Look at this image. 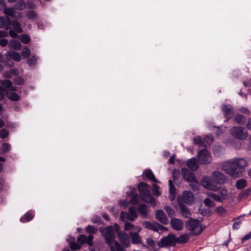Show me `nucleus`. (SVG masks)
<instances>
[{
    "label": "nucleus",
    "mask_w": 251,
    "mask_h": 251,
    "mask_svg": "<svg viewBox=\"0 0 251 251\" xmlns=\"http://www.w3.org/2000/svg\"><path fill=\"white\" fill-rule=\"evenodd\" d=\"M247 165L246 161L243 158H235L225 162L222 169L233 177H238L242 175V169Z\"/></svg>",
    "instance_id": "f257e3e1"
},
{
    "label": "nucleus",
    "mask_w": 251,
    "mask_h": 251,
    "mask_svg": "<svg viewBox=\"0 0 251 251\" xmlns=\"http://www.w3.org/2000/svg\"><path fill=\"white\" fill-rule=\"evenodd\" d=\"M226 180V177L223 174L215 171L212 173L211 178L208 176L203 177L201 180V184L208 190L216 191L219 188L217 185L224 183Z\"/></svg>",
    "instance_id": "f03ea898"
},
{
    "label": "nucleus",
    "mask_w": 251,
    "mask_h": 251,
    "mask_svg": "<svg viewBox=\"0 0 251 251\" xmlns=\"http://www.w3.org/2000/svg\"><path fill=\"white\" fill-rule=\"evenodd\" d=\"M101 235L104 237L106 244L112 251H126L125 249L115 240L114 227L107 226L100 230Z\"/></svg>",
    "instance_id": "7ed1b4c3"
},
{
    "label": "nucleus",
    "mask_w": 251,
    "mask_h": 251,
    "mask_svg": "<svg viewBox=\"0 0 251 251\" xmlns=\"http://www.w3.org/2000/svg\"><path fill=\"white\" fill-rule=\"evenodd\" d=\"M141 230L142 228L140 226H135L128 222L125 223V230L129 232L131 242L134 244L141 243L142 238L139 235Z\"/></svg>",
    "instance_id": "20e7f679"
},
{
    "label": "nucleus",
    "mask_w": 251,
    "mask_h": 251,
    "mask_svg": "<svg viewBox=\"0 0 251 251\" xmlns=\"http://www.w3.org/2000/svg\"><path fill=\"white\" fill-rule=\"evenodd\" d=\"M138 189L140 193V198L143 201L150 203L153 206L155 205V200L151 195L150 187L148 184L144 182H141L138 184Z\"/></svg>",
    "instance_id": "39448f33"
},
{
    "label": "nucleus",
    "mask_w": 251,
    "mask_h": 251,
    "mask_svg": "<svg viewBox=\"0 0 251 251\" xmlns=\"http://www.w3.org/2000/svg\"><path fill=\"white\" fill-rule=\"evenodd\" d=\"M181 173L183 178L190 184L193 190H197L200 186L199 182L196 179L194 174L186 168L181 169Z\"/></svg>",
    "instance_id": "423d86ee"
},
{
    "label": "nucleus",
    "mask_w": 251,
    "mask_h": 251,
    "mask_svg": "<svg viewBox=\"0 0 251 251\" xmlns=\"http://www.w3.org/2000/svg\"><path fill=\"white\" fill-rule=\"evenodd\" d=\"M186 227L191 231V235H198L203 230L204 227L201 222L196 219H190L186 223Z\"/></svg>",
    "instance_id": "0eeeda50"
},
{
    "label": "nucleus",
    "mask_w": 251,
    "mask_h": 251,
    "mask_svg": "<svg viewBox=\"0 0 251 251\" xmlns=\"http://www.w3.org/2000/svg\"><path fill=\"white\" fill-rule=\"evenodd\" d=\"M231 135L239 140H245L248 136L246 128L241 126H233L230 130Z\"/></svg>",
    "instance_id": "6e6552de"
},
{
    "label": "nucleus",
    "mask_w": 251,
    "mask_h": 251,
    "mask_svg": "<svg viewBox=\"0 0 251 251\" xmlns=\"http://www.w3.org/2000/svg\"><path fill=\"white\" fill-rule=\"evenodd\" d=\"M176 237L173 234H169L167 236L163 237L158 242L159 247L162 248L166 246H175L176 244Z\"/></svg>",
    "instance_id": "1a4fd4ad"
},
{
    "label": "nucleus",
    "mask_w": 251,
    "mask_h": 251,
    "mask_svg": "<svg viewBox=\"0 0 251 251\" xmlns=\"http://www.w3.org/2000/svg\"><path fill=\"white\" fill-rule=\"evenodd\" d=\"M199 162L201 164H207L212 161V157L209 152L206 149H203L198 154Z\"/></svg>",
    "instance_id": "9d476101"
},
{
    "label": "nucleus",
    "mask_w": 251,
    "mask_h": 251,
    "mask_svg": "<svg viewBox=\"0 0 251 251\" xmlns=\"http://www.w3.org/2000/svg\"><path fill=\"white\" fill-rule=\"evenodd\" d=\"M178 203L184 202L187 204H191L194 201V196L189 191H184L182 192L181 197L178 199Z\"/></svg>",
    "instance_id": "9b49d317"
},
{
    "label": "nucleus",
    "mask_w": 251,
    "mask_h": 251,
    "mask_svg": "<svg viewBox=\"0 0 251 251\" xmlns=\"http://www.w3.org/2000/svg\"><path fill=\"white\" fill-rule=\"evenodd\" d=\"M143 226L144 228L152 230L156 232L159 230H167V228L157 223H151L148 221H145L143 223Z\"/></svg>",
    "instance_id": "f8f14e48"
},
{
    "label": "nucleus",
    "mask_w": 251,
    "mask_h": 251,
    "mask_svg": "<svg viewBox=\"0 0 251 251\" xmlns=\"http://www.w3.org/2000/svg\"><path fill=\"white\" fill-rule=\"evenodd\" d=\"M119 239L125 248H127L130 245V240L128 235L124 231L119 232L118 234Z\"/></svg>",
    "instance_id": "ddd939ff"
},
{
    "label": "nucleus",
    "mask_w": 251,
    "mask_h": 251,
    "mask_svg": "<svg viewBox=\"0 0 251 251\" xmlns=\"http://www.w3.org/2000/svg\"><path fill=\"white\" fill-rule=\"evenodd\" d=\"M94 236L92 235H89L88 236H86L84 235H80L77 238V242L81 244H84L87 243L89 246L93 245Z\"/></svg>",
    "instance_id": "4468645a"
},
{
    "label": "nucleus",
    "mask_w": 251,
    "mask_h": 251,
    "mask_svg": "<svg viewBox=\"0 0 251 251\" xmlns=\"http://www.w3.org/2000/svg\"><path fill=\"white\" fill-rule=\"evenodd\" d=\"M171 226L174 229L180 231L183 229L184 224L182 220L173 218L171 220Z\"/></svg>",
    "instance_id": "2eb2a0df"
},
{
    "label": "nucleus",
    "mask_w": 251,
    "mask_h": 251,
    "mask_svg": "<svg viewBox=\"0 0 251 251\" xmlns=\"http://www.w3.org/2000/svg\"><path fill=\"white\" fill-rule=\"evenodd\" d=\"M155 217L158 221L163 224H168L169 221L168 219L163 210H157L155 213Z\"/></svg>",
    "instance_id": "dca6fc26"
},
{
    "label": "nucleus",
    "mask_w": 251,
    "mask_h": 251,
    "mask_svg": "<svg viewBox=\"0 0 251 251\" xmlns=\"http://www.w3.org/2000/svg\"><path fill=\"white\" fill-rule=\"evenodd\" d=\"M222 109L225 114V117L227 119H230L233 116V108L230 105H224Z\"/></svg>",
    "instance_id": "f3484780"
},
{
    "label": "nucleus",
    "mask_w": 251,
    "mask_h": 251,
    "mask_svg": "<svg viewBox=\"0 0 251 251\" xmlns=\"http://www.w3.org/2000/svg\"><path fill=\"white\" fill-rule=\"evenodd\" d=\"M3 27L7 30L11 28V19L9 18L0 16V28Z\"/></svg>",
    "instance_id": "a211bd4d"
},
{
    "label": "nucleus",
    "mask_w": 251,
    "mask_h": 251,
    "mask_svg": "<svg viewBox=\"0 0 251 251\" xmlns=\"http://www.w3.org/2000/svg\"><path fill=\"white\" fill-rule=\"evenodd\" d=\"M5 55L7 60L12 59L16 61H19L21 60L20 54L16 51H8L5 54Z\"/></svg>",
    "instance_id": "6ab92c4d"
},
{
    "label": "nucleus",
    "mask_w": 251,
    "mask_h": 251,
    "mask_svg": "<svg viewBox=\"0 0 251 251\" xmlns=\"http://www.w3.org/2000/svg\"><path fill=\"white\" fill-rule=\"evenodd\" d=\"M35 213L34 211L29 210L20 219V221L23 223H25L30 221L34 217Z\"/></svg>",
    "instance_id": "aec40b11"
},
{
    "label": "nucleus",
    "mask_w": 251,
    "mask_h": 251,
    "mask_svg": "<svg viewBox=\"0 0 251 251\" xmlns=\"http://www.w3.org/2000/svg\"><path fill=\"white\" fill-rule=\"evenodd\" d=\"M187 165L192 171H196L199 168L198 161L195 157L189 159L187 162Z\"/></svg>",
    "instance_id": "412c9836"
},
{
    "label": "nucleus",
    "mask_w": 251,
    "mask_h": 251,
    "mask_svg": "<svg viewBox=\"0 0 251 251\" xmlns=\"http://www.w3.org/2000/svg\"><path fill=\"white\" fill-rule=\"evenodd\" d=\"M178 205L181 215L186 218L190 217L191 214L188 208L185 205L179 202L178 203Z\"/></svg>",
    "instance_id": "4be33fe9"
},
{
    "label": "nucleus",
    "mask_w": 251,
    "mask_h": 251,
    "mask_svg": "<svg viewBox=\"0 0 251 251\" xmlns=\"http://www.w3.org/2000/svg\"><path fill=\"white\" fill-rule=\"evenodd\" d=\"M169 198L171 201H174L176 198V188L173 182L170 179L169 181Z\"/></svg>",
    "instance_id": "5701e85b"
},
{
    "label": "nucleus",
    "mask_w": 251,
    "mask_h": 251,
    "mask_svg": "<svg viewBox=\"0 0 251 251\" xmlns=\"http://www.w3.org/2000/svg\"><path fill=\"white\" fill-rule=\"evenodd\" d=\"M143 176H146L148 178V179L150 181H151L155 183H159V182L155 177V176L153 174L152 171L150 169L145 170L143 173Z\"/></svg>",
    "instance_id": "b1692460"
},
{
    "label": "nucleus",
    "mask_w": 251,
    "mask_h": 251,
    "mask_svg": "<svg viewBox=\"0 0 251 251\" xmlns=\"http://www.w3.org/2000/svg\"><path fill=\"white\" fill-rule=\"evenodd\" d=\"M190 234L184 233L181 234L179 237H176V243L182 244L187 242L190 239Z\"/></svg>",
    "instance_id": "393cba45"
},
{
    "label": "nucleus",
    "mask_w": 251,
    "mask_h": 251,
    "mask_svg": "<svg viewBox=\"0 0 251 251\" xmlns=\"http://www.w3.org/2000/svg\"><path fill=\"white\" fill-rule=\"evenodd\" d=\"M21 47V43L17 40H10L8 44V47L11 50H20Z\"/></svg>",
    "instance_id": "a878e982"
},
{
    "label": "nucleus",
    "mask_w": 251,
    "mask_h": 251,
    "mask_svg": "<svg viewBox=\"0 0 251 251\" xmlns=\"http://www.w3.org/2000/svg\"><path fill=\"white\" fill-rule=\"evenodd\" d=\"M129 220L134 221L137 218V210L134 206L130 207L128 209Z\"/></svg>",
    "instance_id": "bb28decb"
},
{
    "label": "nucleus",
    "mask_w": 251,
    "mask_h": 251,
    "mask_svg": "<svg viewBox=\"0 0 251 251\" xmlns=\"http://www.w3.org/2000/svg\"><path fill=\"white\" fill-rule=\"evenodd\" d=\"M138 212L141 216L146 218L148 216V210L146 205L140 204L138 207Z\"/></svg>",
    "instance_id": "cd10ccee"
},
{
    "label": "nucleus",
    "mask_w": 251,
    "mask_h": 251,
    "mask_svg": "<svg viewBox=\"0 0 251 251\" xmlns=\"http://www.w3.org/2000/svg\"><path fill=\"white\" fill-rule=\"evenodd\" d=\"M11 27L18 33H21L23 31L21 24L17 21H13V22L11 21Z\"/></svg>",
    "instance_id": "c85d7f7f"
},
{
    "label": "nucleus",
    "mask_w": 251,
    "mask_h": 251,
    "mask_svg": "<svg viewBox=\"0 0 251 251\" xmlns=\"http://www.w3.org/2000/svg\"><path fill=\"white\" fill-rule=\"evenodd\" d=\"M0 84L5 88H11L13 91H16V89L12 86V83L11 80L8 79L0 80Z\"/></svg>",
    "instance_id": "c756f323"
},
{
    "label": "nucleus",
    "mask_w": 251,
    "mask_h": 251,
    "mask_svg": "<svg viewBox=\"0 0 251 251\" xmlns=\"http://www.w3.org/2000/svg\"><path fill=\"white\" fill-rule=\"evenodd\" d=\"M193 142L195 144L200 147H203L205 145L204 141L200 136H196L193 138Z\"/></svg>",
    "instance_id": "7c9ffc66"
},
{
    "label": "nucleus",
    "mask_w": 251,
    "mask_h": 251,
    "mask_svg": "<svg viewBox=\"0 0 251 251\" xmlns=\"http://www.w3.org/2000/svg\"><path fill=\"white\" fill-rule=\"evenodd\" d=\"M247 185V181L245 179H241L237 181L236 187L237 189L241 190L244 188Z\"/></svg>",
    "instance_id": "2f4dec72"
},
{
    "label": "nucleus",
    "mask_w": 251,
    "mask_h": 251,
    "mask_svg": "<svg viewBox=\"0 0 251 251\" xmlns=\"http://www.w3.org/2000/svg\"><path fill=\"white\" fill-rule=\"evenodd\" d=\"M234 120L238 124H244L246 121V118L241 114H237L234 117Z\"/></svg>",
    "instance_id": "473e14b6"
},
{
    "label": "nucleus",
    "mask_w": 251,
    "mask_h": 251,
    "mask_svg": "<svg viewBox=\"0 0 251 251\" xmlns=\"http://www.w3.org/2000/svg\"><path fill=\"white\" fill-rule=\"evenodd\" d=\"M14 7L15 9L22 10L25 8L26 4L24 0H20L15 4Z\"/></svg>",
    "instance_id": "72a5a7b5"
},
{
    "label": "nucleus",
    "mask_w": 251,
    "mask_h": 251,
    "mask_svg": "<svg viewBox=\"0 0 251 251\" xmlns=\"http://www.w3.org/2000/svg\"><path fill=\"white\" fill-rule=\"evenodd\" d=\"M220 198L222 201L226 200L228 196L227 191L226 189L223 188L220 190L219 194Z\"/></svg>",
    "instance_id": "f704fd0d"
},
{
    "label": "nucleus",
    "mask_w": 251,
    "mask_h": 251,
    "mask_svg": "<svg viewBox=\"0 0 251 251\" xmlns=\"http://www.w3.org/2000/svg\"><path fill=\"white\" fill-rule=\"evenodd\" d=\"M85 230L87 233L94 234L97 233L98 229L93 226L88 225L86 227Z\"/></svg>",
    "instance_id": "c9c22d12"
},
{
    "label": "nucleus",
    "mask_w": 251,
    "mask_h": 251,
    "mask_svg": "<svg viewBox=\"0 0 251 251\" xmlns=\"http://www.w3.org/2000/svg\"><path fill=\"white\" fill-rule=\"evenodd\" d=\"M15 8H7L6 7L3 10V12L6 15L14 17L15 16Z\"/></svg>",
    "instance_id": "e433bc0d"
},
{
    "label": "nucleus",
    "mask_w": 251,
    "mask_h": 251,
    "mask_svg": "<svg viewBox=\"0 0 251 251\" xmlns=\"http://www.w3.org/2000/svg\"><path fill=\"white\" fill-rule=\"evenodd\" d=\"M8 99L11 100L17 101L20 99V96L16 93L13 92L9 93L8 92L6 93Z\"/></svg>",
    "instance_id": "4c0bfd02"
},
{
    "label": "nucleus",
    "mask_w": 251,
    "mask_h": 251,
    "mask_svg": "<svg viewBox=\"0 0 251 251\" xmlns=\"http://www.w3.org/2000/svg\"><path fill=\"white\" fill-rule=\"evenodd\" d=\"M152 192L153 195L156 197L159 196L161 193L160 187L155 184L152 185Z\"/></svg>",
    "instance_id": "58836bf2"
},
{
    "label": "nucleus",
    "mask_w": 251,
    "mask_h": 251,
    "mask_svg": "<svg viewBox=\"0 0 251 251\" xmlns=\"http://www.w3.org/2000/svg\"><path fill=\"white\" fill-rule=\"evenodd\" d=\"M146 243L151 249L154 250L156 247L155 242L151 238H148L146 239Z\"/></svg>",
    "instance_id": "ea45409f"
},
{
    "label": "nucleus",
    "mask_w": 251,
    "mask_h": 251,
    "mask_svg": "<svg viewBox=\"0 0 251 251\" xmlns=\"http://www.w3.org/2000/svg\"><path fill=\"white\" fill-rule=\"evenodd\" d=\"M21 41L24 44H28L30 41V37L26 34H22L19 37Z\"/></svg>",
    "instance_id": "a19ab883"
},
{
    "label": "nucleus",
    "mask_w": 251,
    "mask_h": 251,
    "mask_svg": "<svg viewBox=\"0 0 251 251\" xmlns=\"http://www.w3.org/2000/svg\"><path fill=\"white\" fill-rule=\"evenodd\" d=\"M139 202V197L137 194H133L132 195L131 200L130 201V203L132 205H137Z\"/></svg>",
    "instance_id": "79ce46f5"
},
{
    "label": "nucleus",
    "mask_w": 251,
    "mask_h": 251,
    "mask_svg": "<svg viewBox=\"0 0 251 251\" xmlns=\"http://www.w3.org/2000/svg\"><path fill=\"white\" fill-rule=\"evenodd\" d=\"M207 195L209 197H210L211 198H212V199H213L214 200H215L216 201H217L219 202H222L221 198H220L219 194H215V193H213L212 192H209V193H207Z\"/></svg>",
    "instance_id": "37998d69"
},
{
    "label": "nucleus",
    "mask_w": 251,
    "mask_h": 251,
    "mask_svg": "<svg viewBox=\"0 0 251 251\" xmlns=\"http://www.w3.org/2000/svg\"><path fill=\"white\" fill-rule=\"evenodd\" d=\"M22 54L23 58H26L28 57L31 54L30 49L27 47L24 48L22 50Z\"/></svg>",
    "instance_id": "c03bdc74"
},
{
    "label": "nucleus",
    "mask_w": 251,
    "mask_h": 251,
    "mask_svg": "<svg viewBox=\"0 0 251 251\" xmlns=\"http://www.w3.org/2000/svg\"><path fill=\"white\" fill-rule=\"evenodd\" d=\"M26 16L29 19H34L37 18V14L34 11H29L26 13Z\"/></svg>",
    "instance_id": "a18cd8bd"
},
{
    "label": "nucleus",
    "mask_w": 251,
    "mask_h": 251,
    "mask_svg": "<svg viewBox=\"0 0 251 251\" xmlns=\"http://www.w3.org/2000/svg\"><path fill=\"white\" fill-rule=\"evenodd\" d=\"M38 60V57L36 55H33L30 58L27 60V64L29 66H33L36 64Z\"/></svg>",
    "instance_id": "49530a36"
},
{
    "label": "nucleus",
    "mask_w": 251,
    "mask_h": 251,
    "mask_svg": "<svg viewBox=\"0 0 251 251\" xmlns=\"http://www.w3.org/2000/svg\"><path fill=\"white\" fill-rule=\"evenodd\" d=\"M204 204L209 207H212L215 206V203L213 202L209 198H206L204 200Z\"/></svg>",
    "instance_id": "de8ad7c7"
},
{
    "label": "nucleus",
    "mask_w": 251,
    "mask_h": 251,
    "mask_svg": "<svg viewBox=\"0 0 251 251\" xmlns=\"http://www.w3.org/2000/svg\"><path fill=\"white\" fill-rule=\"evenodd\" d=\"M11 149V146L8 143H3L2 145V151L3 153L8 152Z\"/></svg>",
    "instance_id": "09e8293b"
},
{
    "label": "nucleus",
    "mask_w": 251,
    "mask_h": 251,
    "mask_svg": "<svg viewBox=\"0 0 251 251\" xmlns=\"http://www.w3.org/2000/svg\"><path fill=\"white\" fill-rule=\"evenodd\" d=\"M164 208L169 217H172L174 215L175 211L171 207L166 206Z\"/></svg>",
    "instance_id": "8fccbe9b"
},
{
    "label": "nucleus",
    "mask_w": 251,
    "mask_h": 251,
    "mask_svg": "<svg viewBox=\"0 0 251 251\" xmlns=\"http://www.w3.org/2000/svg\"><path fill=\"white\" fill-rule=\"evenodd\" d=\"M70 247L72 250L75 251L79 250L81 246L75 242H71L70 243Z\"/></svg>",
    "instance_id": "3c124183"
},
{
    "label": "nucleus",
    "mask_w": 251,
    "mask_h": 251,
    "mask_svg": "<svg viewBox=\"0 0 251 251\" xmlns=\"http://www.w3.org/2000/svg\"><path fill=\"white\" fill-rule=\"evenodd\" d=\"M129 214L128 212L122 211L120 218L122 221H126V220H129Z\"/></svg>",
    "instance_id": "603ef678"
},
{
    "label": "nucleus",
    "mask_w": 251,
    "mask_h": 251,
    "mask_svg": "<svg viewBox=\"0 0 251 251\" xmlns=\"http://www.w3.org/2000/svg\"><path fill=\"white\" fill-rule=\"evenodd\" d=\"M14 82L17 85H22L24 83V80L21 77H18L15 78Z\"/></svg>",
    "instance_id": "864d4df0"
},
{
    "label": "nucleus",
    "mask_w": 251,
    "mask_h": 251,
    "mask_svg": "<svg viewBox=\"0 0 251 251\" xmlns=\"http://www.w3.org/2000/svg\"><path fill=\"white\" fill-rule=\"evenodd\" d=\"M8 135V132L5 129H2L0 131V137L4 138L6 137Z\"/></svg>",
    "instance_id": "5fc2aeb1"
},
{
    "label": "nucleus",
    "mask_w": 251,
    "mask_h": 251,
    "mask_svg": "<svg viewBox=\"0 0 251 251\" xmlns=\"http://www.w3.org/2000/svg\"><path fill=\"white\" fill-rule=\"evenodd\" d=\"M216 212L220 214H224L226 212V210L223 207L219 206L217 208Z\"/></svg>",
    "instance_id": "6e6d98bb"
},
{
    "label": "nucleus",
    "mask_w": 251,
    "mask_h": 251,
    "mask_svg": "<svg viewBox=\"0 0 251 251\" xmlns=\"http://www.w3.org/2000/svg\"><path fill=\"white\" fill-rule=\"evenodd\" d=\"M6 7V2L4 0H0V10H4Z\"/></svg>",
    "instance_id": "4d7b16f0"
},
{
    "label": "nucleus",
    "mask_w": 251,
    "mask_h": 251,
    "mask_svg": "<svg viewBox=\"0 0 251 251\" xmlns=\"http://www.w3.org/2000/svg\"><path fill=\"white\" fill-rule=\"evenodd\" d=\"M251 238V231L248 234L245 235L242 238L241 241L242 242Z\"/></svg>",
    "instance_id": "13d9d810"
},
{
    "label": "nucleus",
    "mask_w": 251,
    "mask_h": 251,
    "mask_svg": "<svg viewBox=\"0 0 251 251\" xmlns=\"http://www.w3.org/2000/svg\"><path fill=\"white\" fill-rule=\"evenodd\" d=\"M8 44V40L6 39H1L0 40V45L1 47H5Z\"/></svg>",
    "instance_id": "bf43d9fd"
},
{
    "label": "nucleus",
    "mask_w": 251,
    "mask_h": 251,
    "mask_svg": "<svg viewBox=\"0 0 251 251\" xmlns=\"http://www.w3.org/2000/svg\"><path fill=\"white\" fill-rule=\"evenodd\" d=\"M3 77L5 78H10L12 77L11 72L10 71H7L3 74Z\"/></svg>",
    "instance_id": "052dcab7"
},
{
    "label": "nucleus",
    "mask_w": 251,
    "mask_h": 251,
    "mask_svg": "<svg viewBox=\"0 0 251 251\" xmlns=\"http://www.w3.org/2000/svg\"><path fill=\"white\" fill-rule=\"evenodd\" d=\"M9 35L12 38H18L19 37L17 33H16V32L13 30H10L9 31Z\"/></svg>",
    "instance_id": "680f3d73"
},
{
    "label": "nucleus",
    "mask_w": 251,
    "mask_h": 251,
    "mask_svg": "<svg viewBox=\"0 0 251 251\" xmlns=\"http://www.w3.org/2000/svg\"><path fill=\"white\" fill-rule=\"evenodd\" d=\"M241 225L240 222H235L233 223L232 228L233 229H238Z\"/></svg>",
    "instance_id": "e2e57ef3"
},
{
    "label": "nucleus",
    "mask_w": 251,
    "mask_h": 251,
    "mask_svg": "<svg viewBox=\"0 0 251 251\" xmlns=\"http://www.w3.org/2000/svg\"><path fill=\"white\" fill-rule=\"evenodd\" d=\"M8 90L6 89L3 88V87L0 86V93L3 95V96H5V94L6 93H7Z\"/></svg>",
    "instance_id": "0e129e2a"
},
{
    "label": "nucleus",
    "mask_w": 251,
    "mask_h": 251,
    "mask_svg": "<svg viewBox=\"0 0 251 251\" xmlns=\"http://www.w3.org/2000/svg\"><path fill=\"white\" fill-rule=\"evenodd\" d=\"M8 34H9L7 31H4V30H0V38H2V37H7V36H8Z\"/></svg>",
    "instance_id": "69168bd1"
},
{
    "label": "nucleus",
    "mask_w": 251,
    "mask_h": 251,
    "mask_svg": "<svg viewBox=\"0 0 251 251\" xmlns=\"http://www.w3.org/2000/svg\"><path fill=\"white\" fill-rule=\"evenodd\" d=\"M240 111L243 113H245L246 114L249 115L250 114V111L245 107H242L240 109Z\"/></svg>",
    "instance_id": "338daca9"
},
{
    "label": "nucleus",
    "mask_w": 251,
    "mask_h": 251,
    "mask_svg": "<svg viewBox=\"0 0 251 251\" xmlns=\"http://www.w3.org/2000/svg\"><path fill=\"white\" fill-rule=\"evenodd\" d=\"M101 218L99 217H97L96 218H93L92 221L94 223H99L100 222Z\"/></svg>",
    "instance_id": "774afa93"
}]
</instances>
